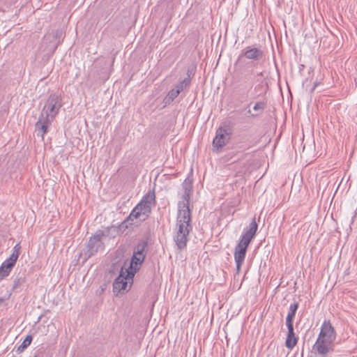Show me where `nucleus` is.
Listing matches in <instances>:
<instances>
[{
    "instance_id": "2eb2a0df",
    "label": "nucleus",
    "mask_w": 357,
    "mask_h": 357,
    "mask_svg": "<svg viewBox=\"0 0 357 357\" xmlns=\"http://www.w3.org/2000/svg\"><path fill=\"white\" fill-rule=\"evenodd\" d=\"M298 308V303H291L289 306V312L287 316L286 317V325H290L294 324V319L296 313V311Z\"/></svg>"
},
{
    "instance_id": "423d86ee",
    "label": "nucleus",
    "mask_w": 357,
    "mask_h": 357,
    "mask_svg": "<svg viewBox=\"0 0 357 357\" xmlns=\"http://www.w3.org/2000/svg\"><path fill=\"white\" fill-rule=\"evenodd\" d=\"M20 250V245L19 243L16 244L13 248L10 257L0 266V280L8 276L11 272L19 257Z\"/></svg>"
},
{
    "instance_id": "6ab92c4d",
    "label": "nucleus",
    "mask_w": 357,
    "mask_h": 357,
    "mask_svg": "<svg viewBox=\"0 0 357 357\" xmlns=\"http://www.w3.org/2000/svg\"><path fill=\"white\" fill-rule=\"evenodd\" d=\"M265 105H266V104L264 103V102H261V101L257 102L253 107V109L255 111L262 112L265 108Z\"/></svg>"
},
{
    "instance_id": "f8f14e48",
    "label": "nucleus",
    "mask_w": 357,
    "mask_h": 357,
    "mask_svg": "<svg viewBox=\"0 0 357 357\" xmlns=\"http://www.w3.org/2000/svg\"><path fill=\"white\" fill-rule=\"evenodd\" d=\"M248 246H245L243 243H238L235 248L234 259L236 264V269L240 271L241 266L243 263Z\"/></svg>"
},
{
    "instance_id": "7ed1b4c3",
    "label": "nucleus",
    "mask_w": 357,
    "mask_h": 357,
    "mask_svg": "<svg viewBox=\"0 0 357 357\" xmlns=\"http://www.w3.org/2000/svg\"><path fill=\"white\" fill-rule=\"evenodd\" d=\"M336 332L329 321H324L321 325L320 333L312 349L318 354L326 356L333 351Z\"/></svg>"
},
{
    "instance_id": "4be33fe9",
    "label": "nucleus",
    "mask_w": 357,
    "mask_h": 357,
    "mask_svg": "<svg viewBox=\"0 0 357 357\" xmlns=\"http://www.w3.org/2000/svg\"><path fill=\"white\" fill-rule=\"evenodd\" d=\"M248 114H250V113H251L250 109H249V110L248 111Z\"/></svg>"
},
{
    "instance_id": "1a4fd4ad",
    "label": "nucleus",
    "mask_w": 357,
    "mask_h": 357,
    "mask_svg": "<svg viewBox=\"0 0 357 357\" xmlns=\"http://www.w3.org/2000/svg\"><path fill=\"white\" fill-rule=\"evenodd\" d=\"M264 52L260 47L253 46H248L244 48L238 57V61H240L243 57L250 60L255 63H258L263 60Z\"/></svg>"
},
{
    "instance_id": "f03ea898",
    "label": "nucleus",
    "mask_w": 357,
    "mask_h": 357,
    "mask_svg": "<svg viewBox=\"0 0 357 357\" xmlns=\"http://www.w3.org/2000/svg\"><path fill=\"white\" fill-rule=\"evenodd\" d=\"M155 204L154 190H149L141 199L139 204L132 210L130 215L121 223L122 228H128L129 225H137L145 221L151 213V209Z\"/></svg>"
},
{
    "instance_id": "4468645a",
    "label": "nucleus",
    "mask_w": 357,
    "mask_h": 357,
    "mask_svg": "<svg viewBox=\"0 0 357 357\" xmlns=\"http://www.w3.org/2000/svg\"><path fill=\"white\" fill-rule=\"evenodd\" d=\"M288 329L285 346L289 349H292L297 344L298 337L296 335L294 325H286Z\"/></svg>"
},
{
    "instance_id": "0eeeda50",
    "label": "nucleus",
    "mask_w": 357,
    "mask_h": 357,
    "mask_svg": "<svg viewBox=\"0 0 357 357\" xmlns=\"http://www.w3.org/2000/svg\"><path fill=\"white\" fill-rule=\"evenodd\" d=\"M105 236V235L103 231H98L93 237L90 238L87 244V250L84 252L86 259L94 255L98 251L103 250L104 243L102 239Z\"/></svg>"
},
{
    "instance_id": "412c9836",
    "label": "nucleus",
    "mask_w": 357,
    "mask_h": 357,
    "mask_svg": "<svg viewBox=\"0 0 357 357\" xmlns=\"http://www.w3.org/2000/svg\"><path fill=\"white\" fill-rule=\"evenodd\" d=\"M5 299L3 298H0V305L4 302Z\"/></svg>"
},
{
    "instance_id": "a211bd4d",
    "label": "nucleus",
    "mask_w": 357,
    "mask_h": 357,
    "mask_svg": "<svg viewBox=\"0 0 357 357\" xmlns=\"http://www.w3.org/2000/svg\"><path fill=\"white\" fill-rule=\"evenodd\" d=\"M190 83V79L189 77L185 78L183 80L180 82L176 86L175 89L178 91V93H181L183 89L187 87Z\"/></svg>"
},
{
    "instance_id": "6e6552de",
    "label": "nucleus",
    "mask_w": 357,
    "mask_h": 357,
    "mask_svg": "<svg viewBox=\"0 0 357 357\" xmlns=\"http://www.w3.org/2000/svg\"><path fill=\"white\" fill-rule=\"evenodd\" d=\"M147 246L145 241H142L137 244L134 250L133 255L131 258L130 266L126 267L129 271H135V273L139 269V266L144 261L145 258L144 251Z\"/></svg>"
},
{
    "instance_id": "9d476101",
    "label": "nucleus",
    "mask_w": 357,
    "mask_h": 357,
    "mask_svg": "<svg viewBox=\"0 0 357 357\" xmlns=\"http://www.w3.org/2000/svg\"><path fill=\"white\" fill-rule=\"evenodd\" d=\"M257 229L258 225L254 218L249 226L244 229V231L241 235V240L239 243L245 245V246H248L252 240L255 238Z\"/></svg>"
},
{
    "instance_id": "9b49d317",
    "label": "nucleus",
    "mask_w": 357,
    "mask_h": 357,
    "mask_svg": "<svg viewBox=\"0 0 357 357\" xmlns=\"http://www.w3.org/2000/svg\"><path fill=\"white\" fill-rule=\"evenodd\" d=\"M230 139V132L228 130L219 128L216 130L215 137L213 139V145L217 149H222Z\"/></svg>"
},
{
    "instance_id": "f257e3e1",
    "label": "nucleus",
    "mask_w": 357,
    "mask_h": 357,
    "mask_svg": "<svg viewBox=\"0 0 357 357\" xmlns=\"http://www.w3.org/2000/svg\"><path fill=\"white\" fill-rule=\"evenodd\" d=\"M184 193L183 201L178 204V214L176 218V234L174 241L179 250L184 248L188 241V235L192 229L190 224L191 216L189 208V202L191 195V188L187 184L183 185Z\"/></svg>"
},
{
    "instance_id": "f3484780",
    "label": "nucleus",
    "mask_w": 357,
    "mask_h": 357,
    "mask_svg": "<svg viewBox=\"0 0 357 357\" xmlns=\"http://www.w3.org/2000/svg\"><path fill=\"white\" fill-rule=\"evenodd\" d=\"M179 93H178V91L176 90V89H173L171 91H169L165 98V103L169 104L179 95Z\"/></svg>"
},
{
    "instance_id": "dca6fc26",
    "label": "nucleus",
    "mask_w": 357,
    "mask_h": 357,
    "mask_svg": "<svg viewBox=\"0 0 357 357\" xmlns=\"http://www.w3.org/2000/svg\"><path fill=\"white\" fill-rule=\"evenodd\" d=\"M33 340L32 335H29L24 340L23 342L18 347L17 351L18 353L22 352L25 349H26L31 343Z\"/></svg>"
},
{
    "instance_id": "ddd939ff",
    "label": "nucleus",
    "mask_w": 357,
    "mask_h": 357,
    "mask_svg": "<svg viewBox=\"0 0 357 357\" xmlns=\"http://www.w3.org/2000/svg\"><path fill=\"white\" fill-rule=\"evenodd\" d=\"M52 120L48 119L43 116H39L38 120L36 123V132L37 136L41 137L43 139L45 134L47 132L48 128L52 123Z\"/></svg>"
},
{
    "instance_id": "39448f33",
    "label": "nucleus",
    "mask_w": 357,
    "mask_h": 357,
    "mask_svg": "<svg viewBox=\"0 0 357 357\" xmlns=\"http://www.w3.org/2000/svg\"><path fill=\"white\" fill-rule=\"evenodd\" d=\"M135 271H129L126 266L121 267L120 274L113 283L114 292L128 291V283H132Z\"/></svg>"
},
{
    "instance_id": "aec40b11",
    "label": "nucleus",
    "mask_w": 357,
    "mask_h": 357,
    "mask_svg": "<svg viewBox=\"0 0 357 357\" xmlns=\"http://www.w3.org/2000/svg\"><path fill=\"white\" fill-rule=\"evenodd\" d=\"M23 281L24 280L22 278H17V279L15 280L13 288H17L18 286H20L23 282Z\"/></svg>"
},
{
    "instance_id": "20e7f679",
    "label": "nucleus",
    "mask_w": 357,
    "mask_h": 357,
    "mask_svg": "<svg viewBox=\"0 0 357 357\" xmlns=\"http://www.w3.org/2000/svg\"><path fill=\"white\" fill-rule=\"evenodd\" d=\"M62 107V100L59 96L53 93L47 98L39 116L54 121Z\"/></svg>"
}]
</instances>
